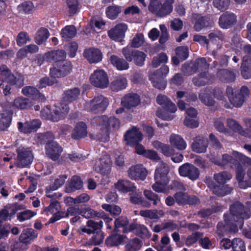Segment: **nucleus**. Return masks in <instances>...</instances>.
Returning a JSON list of instances; mask_svg holds the SVG:
<instances>
[{
  "mask_svg": "<svg viewBox=\"0 0 251 251\" xmlns=\"http://www.w3.org/2000/svg\"><path fill=\"white\" fill-rule=\"evenodd\" d=\"M251 199V194L250 195ZM247 207L241 203L237 201L230 207V213L224 215L225 225L219 223L217 225V233L219 235L234 233L238 231V228H241L245 220L249 219L251 216V201L246 202Z\"/></svg>",
  "mask_w": 251,
  "mask_h": 251,
  "instance_id": "obj_1",
  "label": "nucleus"
},
{
  "mask_svg": "<svg viewBox=\"0 0 251 251\" xmlns=\"http://www.w3.org/2000/svg\"><path fill=\"white\" fill-rule=\"evenodd\" d=\"M37 142L38 143H46V154L53 160H56L59 157L62 151L60 146L53 141L54 136L51 133L48 132L45 134H39L36 136Z\"/></svg>",
  "mask_w": 251,
  "mask_h": 251,
  "instance_id": "obj_2",
  "label": "nucleus"
},
{
  "mask_svg": "<svg viewBox=\"0 0 251 251\" xmlns=\"http://www.w3.org/2000/svg\"><path fill=\"white\" fill-rule=\"evenodd\" d=\"M169 172L168 166L163 162H160L154 173L155 183L152 186V189L157 192L167 193L168 188L166 185L168 183L167 174Z\"/></svg>",
  "mask_w": 251,
  "mask_h": 251,
  "instance_id": "obj_3",
  "label": "nucleus"
},
{
  "mask_svg": "<svg viewBox=\"0 0 251 251\" xmlns=\"http://www.w3.org/2000/svg\"><path fill=\"white\" fill-rule=\"evenodd\" d=\"M68 112V105L66 104L60 103L51 108L46 107L43 109L41 111V116L45 119L57 122L63 119Z\"/></svg>",
  "mask_w": 251,
  "mask_h": 251,
  "instance_id": "obj_4",
  "label": "nucleus"
},
{
  "mask_svg": "<svg viewBox=\"0 0 251 251\" xmlns=\"http://www.w3.org/2000/svg\"><path fill=\"white\" fill-rule=\"evenodd\" d=\"M226 92L230 102L237 107H241L245 99L248 97L249 94V89L246 86L242 87L238 93L232 88L228 87Z\"/></svg>",
  "mask_w": 251,
  "mask_h": 251,
  "instance_id": "obj_5",
  "label": "nucleus"
},
{
  "mask_svg": "<svg viewBox=\"0 0 251 251\" xmlns=\"http://www.w3.org/2000/svg\"><path fill=\"white\" fill-rule=\"evenodd\" d=\"M109 104L107 98L103 96L99 95L95 97L89 102L85 103L84 107L87 111H91L95 114L103 112Z\"/></svg>",
  "mask_w": 251,
  "mask_h": 251,
  "instance_id": "obj_6",
  "label": "nucleus"
},
{
  "mask_svg": "<svg viewBox=\"0 0 251 251\" xmlns=\"http://www.w3.org/2000/svg\"><path fill=\"white\" fill-rule=\"evenodd\" d=\"M236 158L233 156L232 153L231 155L227 154L223 155V159L221 162L216 161L215 163L219 166H224L229 163L232 167L234 166H237L236 168V179L237 181L242 180L245 175V171L243 166L239 164L240 162L242 163L238 159L236 160Z\"/></svg>",
  "mask_w": 251,
  "mask_h": 251,
  "instance_id": "obj_7",
  "label": "nucleus"
},
{
  "mask_svg": "<svg viewBox=\"0 0 251 251\" xmlns=\"http://www.w3.org/2000/svg\"><path fill=\"white\" fill-rule=\"evenodd\" d=\"M99 123L100 129L104 134H107L112 129H114L119 127L120 126V122L118 119L114 117H110L108 118L105 116L98 117L95 118L92 123L95 124V121Z\"/></svg>",
  "mask_w": 251,
  "mask_h": 251,
  "instance_id": "obj_8",
  "label": "nucleus"
},
{
  "mask_svg": "<svg viewBox=\"0 0 251 251\" xmlns=\"http://www.w3.org/2000/svg\"><path fill=\"white\" fill-rule=\"evenodd\" d=\"M72 70V65L69 61L56 63L54 67L50 69V75L52 78H59L64 76Z\"/></svg>",
  "mask_w": 251,
  "mask_h": 251,
  "instance_id": "obj_9",
  "label": "nucleus"
},
{
  "mask_svg": "<svg viewBox=\"0 0 251 251\" xmlns=\"http://www.w3.org/2000/svg\"><path fill=\"white\" fill-rule=\"evenodd\" d=\"M122 52L126 59L128 61L133 59L136 65L142 66L144 65L146 55L143 52L132 50L126 47L123 49Z\"/></svg>",
  "mask_w": 251,
  "mask_h": 251,
  "instance_id": "obj_10",
  "label": "nucleus"
},
{
  "mask_svg": "<svg viewBox=\"0 0 251 251\" xmlns=\"http://www.w3.org/2000/svg\"><path fill=\"white\" fill-rule=\"evenodd\" d=\"M90 80L92 84L95 87L105 88L109 84L107 74L102 70H97L91 75Z\"/></svg>",
  "mask_w": 251,
  "mask_h": 251,
  "instance_id": "obj_11",
  "label": "nucleus"
},
{
  "mask_svg": "<svg viewBox=\"0 0 251 251\" xmlns=\"http://www.w3.org/2000/svg\"><path fill=\"white\" fill-rule=\"evenodd\" d=\"M174 0H166V10L162 11L160 9V5L159 1L157 0H152L151 1L149 6V10L152 13H154L156 15L160 17L165 16L170 13L173 10L172 3Z\"/></svg>",
  "mask_w": 251,
  "mask_h": 251,
  "instance_id": "obj_12",
  "label": "nucleus"
},
{
  "mask_svg": "<svg viewBox=\"0 0 251 251\" xmlns=\"http://www.w3.org/2000/svg\"><path fill=\"white\" fill-rule=\"evenodd\" d=\"M18 156L16 161L17 166L25 167L30 165L33 160V155L29 149L20 147L18 149Z\"/></svg>",
  "mask_w": 251,
  "mask_h": 251,
  "instance_id": "obj_13",
  "label": "nucleus"
},
{
  "mask_svg": "<svg viewBox=\"0 0 251 251\" xmlns=\"http://www.w3.org/2000/svg\"><path fill=\"white\" fill-rule=\"evenodd\" d=\"M0 72L2 76L5 77V81L12 84H16L19 87H21L24 84V76L20 74L16 75H12L10 70L5 65L0 66Z\"/></svg>",
  "mask_w": 251,
  "mask_h": 251,
  "instance_id": "obj_14",
  "label": "nucleus"
},
{
  "mask_svg": "<svg viewBox=\"0 0 251 251\" xmlns=\"http://www.w3.org/2000/svg\"><path fill=\"white\" fill-rule=\"evenodd\" d=\"M43 214L49 216L52 215L50 218L49 222L53 223L59 220L62 217L63 214L60 211V205L57 201H52L48 207H46L43 211Z\"/></svg>",
  "mask_w": 251,
  "mask_h": 251,
  "instance_id": "obj_15",
  "label": "nucleus"
},
{
  "mask_svg": "<svg viewBox=\"0 0 251 251\" xmlns=\"http://www.w3.org/2000/svg\"><path fill=\"white\" fill-rule=\"evenodd\" d=\"M179 175L183 177H187L192 180L197 179L200 175L197 168L189 163H185L180 166L178 169Z\"/></svg>",
  "mask_w": 251,
  "mask_h": 251,
  "instance_id": "obj_16",
  "label": "nucleus"
},
{
  "mask_svg": "<svg viewBox=\"0 0 251 251\" xmlns=\"http://www.w3.org/2000/svg\"><path fill=\"white\" fill-rule=\"evenodd\" d=\"M95 170L103 175H108L111 170V160L108 154L102 152V156L96 161Z\"/></svg>",
  "mask_w": 251,
  "mask_h": 251,
  "instance_id": "obj_17",
  "label": "nucleus"
},
{
  "mask_svg": "<svg viewBox=\"0 0 251 251\" xmlns=\"http://www.w3.org/2000/svg\"><path fill=\"white\" fill-rule=\"evenodd\" d=\"M127 29V26L124 23L117 25L108 32L109 37L117 42H121L125 36V33Z\"/></svg>",
  "mask_w": 251,
  "mask_h": 251,
  "instance_id": "obj_18",
  "label": "nucleus"
},
{
  "mask_svg": "<svg viewBox=\"0 0 251 251\" xmlns=\"http://www.w3.org/2000/svg\"><path fill=\"white\" fill-rule=\"evenodd\" d=\"M143 139L141 132L136 127L129 129L125 135V139L126 144L132 146L140 142Z\"/></svg>",
  "mask_w": 251,
  "mask_h": 251,
  "instance_id": "obj_19",
  "label": "nucleus"
},
{
  "mask_svg": "<svg viewBox=\"0 0 251 251\" xmlns=\"http://www.w3.org/2000/svg\"><path fill=\"white\" fill-rule=\"evenodd\" d=\"M147 175V170L141 165L132 166L128 170V176L134 180H144Z\"/></svg>",
  "mask_w": 251,
  "mask_h": 251,
  "instance_id": "obj_20",
  "label": "nucleus"
},
{
  "mask_svg": "<svg viewBox=\"0 0 251 251\" xmlns=\"http://www.w3.org/2000/svg\"><path fill=\"white\" fill-rule=\"evenodd\" d=\"M84 57L90 63H96L102 59V53L100 50L94 48H90L84 50Z\"/></svg>",
  "mask_w": 251,
  "mask_h": 251,
  "instance_id": "obj_21",
  "label": "nucleus"
},
{
  "mask_svg": "<svg viewBox=\"0 0 251 251\" xmlns=\"http://www.w3.org/2000/svg\"><path fill=\"white\" fill-rule=\"evenodd\" d=\"M41 122L39 120H34L30 122H27L23 124L21 122L18 123V128L20 131L25 133H30L35 132L40 127Z\"/></svg>",
  "mask_w": 251,
  "mask_h": 251,
  "instance_id": "obj_22",
  "label": "nucleus"
},
{
  "mask_svg": "<svg viewBox=\"0 0 251 251\" xmlns=\"http://www.w3.org/2000/svg\"><path fill=\"white\" fill-rule=\"evenodd\" d=\"M140 103V99L139 96L135 94H128L121 100L122 106L128 109L138 106Z\"/></svg>",
  "mask_w": 251,
  "mask_h": 251,
  "instance_id": "obj_23",
  "label": "nucleus"
},
{
  "mask_svg": "<svg viewBox=\"0 0 251 251\" xmlns=\"http://www.w3.org/2000/svg\"><path fill=\"white\" fill-rule=\"evenodd\" d=\"M226 126L228 129L231 132V135H233V132H239L241 135L248 137H251V134L247 133L246 131L242 130V126L236 120L228 118L226 121Z\"/></svg>",
  "mask_w": 251,
  "mask_h": 251,
  "instance_id": "obj_24",
  "label": "nucleus"
},
{
  "mask_svg": "<svg viewBox=\"0 0 251 251\" xmlns=\"http://www.w3.org/2000/svg\"><path fill=\"white\" fill-rule=\"evenodd\" d=\"M236 20V16L234 14L226 12L221 16L219 20V24L221 27L227 29L233 25Z\"/></svg>",
  "mask_w": 251,
  "mask_h": 251,
  "instance_id": "obj_25",
  "label": "nucleus"
},
{
  "mask_svg": "<svg viewBox=\"0 0 251 251\" xmlns=\"http://www.w3.org/2000/svg\"><path fill=\"white\" fill-rule=\"evenodd\" d=\"M115 188L119 192L126 193L133 192L136 189L134 185L127 180L120 179L115 184Z\"/></svg>",
  "mask_w": 251,
  "mask_h": 251,
  "instance_id": "obj_26",
  "label": "nucleus"
},
{
  "mask_svg": "<svg viewBox=\"0 0 251 251\" xmlns=\"http://www.w3.org/2000/svg\"><path fill=\"white\" fill-rule=\"evenodd\" d=\"M156 101L158 104L161 105L168 112L174 113L176 111V105L164 95H158L157 97Z\"/></svg>",
  "mask_w": 251,
  "mask_h": 251,
  "instance_id": "obj_27",
  "label": "nucleus"
},
{
  "mask_svg": "<svg viewBox=\"0 0 251 251\" xmlns=\"http://www.w3.org/2000/svg\"><path fill=\"white\" fill-rule=\"evenodd\" d=\"M66 57V53L63 50H54L45 54L44 58L48 61H53L56 63L62 62Z\"/></svg>",
  "mask_w": 251,
  "mask_h": 251,
  "instance_id": "obj_28",
  "label": "nucleus"
},
{
  "mask_svg": "<svg viewBox=\"0 0 251 251\" xmlns=\"http://www.w3.org/2000/svg\"><path fill=\"white\" fill-rule=\"evenodd\" d=\"M193 18L196 21L194 28L198 31L201 30L204 27L208 26L211 24V22L209 18L207 17H202L199 14H194Z\"/></svg>",
  "mask_w": 251,
  "mask_h": 251,
  "instance_id": "obj_29",
  "label": "nucleus"
},
{
  "mask_svg": "<svg viewBox=\"0 0 251 251\" xmlns=\"http://www.w3.org/2000/svg\"><path fill=\"white\" fill-rule=\"evenodd\" d=\"M208 145L207 141L202 137H197L192 145V150L197 153L204 152L206 151Z\"/></svg>",
  "mask_w": 251,
  "mask_h": 251,
  "instance_id": "obj_30",
  "label": "nucleus"
},
{
  "mask_svg": "<svg viewBox=\"0 0 251 251\" xmlns=\"http://www.w3.org/2000/svg\"><path fill=\"white\" fill-rule=\"evenodd\" d=\"M171 145L178 150H184L187 147L184 140L179 135L172 134L169 139Z\"/></svg>",
  "mask_w": 251,
  "mask_h": 251,
  "instance_id": "obj_31",
  "label": "nucleus"
},
{
  "mask_svg": "<svg viewBox=\"0 0 251 251\" xmlns=\"http://www.w3.org/2000/svg\"><path fill=\"white\" fill-rule=\"evenodd\" d=\"M87 134V126L83 122L78 123L74 128L72 133V138L79 139L85 137Z\"/></svg>",
  "mask_w": 251,
  "mask_h": 251,
  "instance_id": "obj_32",
  "label": "nucleus"
},
{
  "mask_svg": "<svg viewBox=\"0 0 251 251\" xmlns=\"http://www.w3.org/2000/svg\"><path fill=\"white\" fill-rule=\"evenodd\" d=\"M241 74L245 79L251 77V58L249 56H246L243 58Z\"/></svg>",
  "mask_w": 251,
  "mask_h": 251,
  "instance_id": "obj_33",
  "label": "nucleus"
},
{
  "mask_svg": "<svg viewBox=\"0 0 251 251\" xmlns=\"http://www.w3.org/2000/svg\"><path fill=\"white\" fill-rule=\"evenodd\" d=\"M127 85L126 78L123 76H118L114 77L111 83V89L115 91H118L126 88Z\"/></svg>",
  "mask_w": 251,
  "mask_h": 251,
  "instance_id": "obj_34",
  "label": "nucleus"
},
{
  "mask_svg": "<svg viewBox=\"0 0 251 251\" xmlns=\"http://www.w3.org/2000/svg\"><path fill=\"white\" fill-rule=\"evenodd\" d=\"M110 61L113 66L119 70H127L129 67L128 64L124 59L116 55H111L110 57Z\"/></svg>",
  "mask_w": 251,
  "mask_h": 251,
  "instance_id": "obj_35",
  "label": "nucleus"
},
{
  "mask_svg": "<svg viewBox=\"0 0 251 251\" xmlns=\"http://www.w3.org/2000/svg\"><path fill=\"white\" fill-rule=\"evenodd\" d=\"M80 90L74 88L66 91L63 95V99L65 102H71L77 99L80 95Z\"/></svg>",
  "mask_w": 251,
  "mask_h": 251,
  "instance_id": "obj_36",
  "label": "nucleus"
},
{
  "mask_svg": "<svg viewBox=\"0 0 251 251\" xmlns=\"http://www.w3.org/2000/svg\"><path fill=\"white\" fill-rule=\"evenodd\" d=\"M82 187V182L80 178L77 176L72 177L71 182L66 185V191L68 193L80 189Z\"/></svg>",
  "mask_w": 251,
  "mask_h": 251,
  "instance_id": "obj_37",
  "label": "nucleus"
},
{
  "mask_svg": "<svg viewBox=\"0 0 251 251\" xmlns=\"http://www.w3.org/2000/svg\"><path fill=\"white\" fill-rule=\"evenodd\" d=\"M232 154L233 156L237 158V160L238 159V161H241L245 165L250 167L247 172V175L251 179V159L237 151H233Z\"/></svg>",
  "mask_w": 251,
  "mask_h": 251,
  "instance_id": "obj_38",
  "label": "nucleus"
},
{
  "mask_svg": "<svg viewBox=\"0 0 251 251\" xmlns=\"http://www.w3.org/2000/svg\"><path fill=\"white\" fill-rule=\"evenodd\" d=\"M126 237L120 234H114L109 236L105 241L107 246L112 247L118 246L125 241Z\"/></svg>",
  "mask_w": 251,
  "mask_h": 251,
  "instance_id": "obj_39",
  "label": "nucleus"
},
{
  "mask_svg": "<svg viewBox=\"0 0 251 251\" xmlns=\"http://www.w3.org/2000/svg\"><path fill=\"white\" fill-rule=\"evenodd\" d=\"M162 77L156 74L151 73L149 75L150 80L151 81L153 86L159 89L163 90L166 88V83L164 80L161 79Z\"/></svg>",
  "mask_w": 251,
  "mask_h": 251,
  "instance_id": "obj_40",
  "label": "nucleus"
},
{
  "mask_svg": "<svg viewBox=\"0 0 251 251\" xmlns=\"http://www.w3.org/2000/svg\"><path fill=\"white\" fill-rule=\"evenodd\" d=\"M76 33V30L74 25L66 26L61 30V35L64 40L74 38Z\"/></svg>",
  "mask_w": 251,
  "mask_h": 251,
  "instance_id": "obj_41",
  "label": "nucleus"
},
{
  "mask_svg": "<svg viewBox=\"0 0 251 251\" xmlns=\"http://www.w3.org/2000/svg\"><path fill=\"white\" fill-rule=\"evenodd\" d=\"M22 93L24 95L32 97L34 99L42 100L43 97L36 88L30 86L24 87L22 89Z\"/></svg>",
  "mask_w": 251,
  "mask_h": 251,
  "instance_id": "obj_42",
  "label": "nucleus"
},
{
  "mask_svg": "<svg viewBox=\"0 0 251 251\" xmlns=\"http://www.w3.org/2000/svg\"><path fill=\"white\" fill-rule=\"evenodd\" d=\"M37 234L32 228L24 229L20 236V239L24 243H28L35 238Z\"/></svg>",
  "mask_w": 251,
  "mask_h": 251,
  "instance_id": "obj_43",
  "label": "nucleus"
},
{
  "mask_svg": "<svg viewBox=\"0 0 251 251\" xmlns=\"http://www.w3.org/2000/svg\"><path fill=\"white\" fill-rule=\"evenodd\" d=\"M140 215L143 217L149 218L155 220L163 215V212L161 210H145L140 211Z\"/></svg>",
  "mask_w": 251,
  "mask_h": 251,
  "instance_id": "obj_44",
  "label": "nucleus"
},
{
  "mask_svg": "<svg viewBox=\"0 0 251 251\" xmlns=\"http://www.w3.org/2000/svg\"><path fill=\"white\" fill-rule=\"evenodd\" d=\"M13 106L20 109H24L30 107L31 104L29 99L23 97H19L15 99L13 102Z\"/></svg>",
  "mask_w": 251,
  "mask_h": 251,
  "instance_id": "obj_45",
  "label": "nucleus"
},
{
  "mask_svg": "<svg viewBox=\"0 0 251 251\" xmlns=\"http://www.w3.org/2000/svg\"><path fill=\"white\" fill-rule=\"evenodd\" d=\"M50 36L49 30L46 28H40L37 32L35 37V41L38 44L44 43Z\"/></svg>",
  "mask_w": 251,
  "mask_h": 251,
  "instance_id": "obj_46",
  "label": "nucleus"
},
{
  "mask_svg": "<svg viewBox=\"0 0 251 251\" xmlns=\"http://www.w3.org/2000/svg\"><path fill=\"white\" fill-rule=\"evenodd\" d=\"M129 230L141 236H147L149 235L148 229L145 226L142 225L132 224L130 225Z\"/></svg>",
  "mask_w": 251,
  "mask_h": 251,
  "instance_id": "obj_47",
  "label": "nucleus"
},
{
  "mask_svg": "<svg viewBox=\"0 0 251 251\" xmlns=\"http://www.w3.org/2000/svg\"><path fill=\"white\" fill-rule=\"evenodd\" d=\"M218 77L223 81L230 82L234 79L235 75L231 71L226 70H221L217 74Z\"/></svg>",
  "mask_w": 251,
  "mask_h": 251,
  "instance_id": "obj_48",
  "label": "nucleus"
},
{
  "mask_svg": "<svg viewBox=\"0 0 251 251\" xmlns=\"http://www.w3.org/2000/svg\"><path fill=\"white\" fill-rule=\"evenodd\" d=\"M142 247V243L137 238L130 240L126 245V251H138Z\"/></svg>",
  "mask_w": 251,
  "mask_h": 251,
  "instance_id": "obj_49",
  "label": "nucleus"
},
{
  "mask_svg": "<svg viewBox=\"0 0 251 251\" xmlns=\"http://www.w3.org/2000/svg\"><path fill=\"white\" fill-rule=\"evenodd\" d=\"M215 129L220 132L227 136L231 135L230 131L224 126V121L221 118L216 119L214 123Z\"/></svg>",
  "mask_w": 251,
  "mask_h": 251,
  "instance_id": "obj_50",
  "label": "nucleus"
},
{
  "mask_svg": "<svg viewBox=\"0 0 251 251\" xmlns=\"http://www.w3.org/2000/svg\"><path fill=\"white\" fill-rule=\"evenodd\" d=\"M232 189L227 185L215 186L213 189V192L217 195L224 196L231 193Z\"/></svg>",
  "mask_w": 251,
  "mask_h": 251,
  "instance_id": "obj_51",
  "label": "nucleus"
},
{
  "mask_svg": "<svg viewBox=\"0 0 251 251\" xmlns=\"http://www.w3.org/2000/svg\"><path fill=\"white\" fill-rule=\"evenodd\" d=\"M210 81L209 75H207L205 72L201 74L198 78H195L193 79V82L195 85L197 86L204 85Z\"/></svg>",
  "mask_w": 251,
  "mask_h": 251,
  "instance_id": "obj_52",
  "label": "nucleus"
},
{
  "mask_svg": "<svg viewBox=\"0 0 251 251\" xmlns=\"http://www.w3.org/2000/svg\"><path fill=\"white\" fill-rule=\"evenodd\" d=\"M213 5L219 10L224 11L227 9L230 3V0H213Z\"/></svg>",
  "mask_w": 251,
  "mask_h": 251,
  "instance_id": "obj_53",
  "label": "nucleus"
},
{
  "mask_svg": "<svg viewBox=\"0 0 251 251\" xmlns=\"http://www.w3.org/2000/svg\"><path fill=\"white\" fill-rule=\"evenodd\" d=\"M36 215V212L26 210L23 212H20L17 214V219L20 222H23L27 220L34 217Z\"/></svg>",
  "mask_w": 251,
  "mask_h": 251,
  "instance_id": "obj_54",
  "label": "nucleus"
},
{
  "mask_svg": "<svg viewBox=\"0 0 251 251\" xmlns=\"http://www.w3.org/2000/svg\"><path fill=\"white\" fill-rule=\"evenodd\" d=\"M34 6L30 2H24L18 6L19 11L22 13L29 14L33 10Z\"/></svg>",
  "mask_w": 251,
  "mask_h": 251,
  "instance_id": "obj_55",
  "label": "nucleus"
},
{
  "mask_svg": "<svg viewBox=\"0 0 251 251\" xmlns=\"http://www.w3.org/2000/svg\"><path fill=\"white\" fill-rule=\"evenodd\" d=\"M231 177V175L226 172L218 173L214 176L215 180L219 184L226 183L227 180L230 179Z\"/></svg>",
  "mask_w": 251,
  "mask_h": 251,
  "instance_id": "obj_56",
  "label": "nucleus"
},
{
  "mask_svg": "<svg viewBox=\"0 0 251 251\" xmlns=\"http://www.w3.org/2000/svg\"><path fill=\"white\" fill-rule=\"evenodd\" d=\"M130 201L134 204H141L143 206L149 207L150 204L148 202L144 201L142 197L138 194L132 193L130 196Z\"/></svg>",
  "mask_w": 251,
  "mask_h": 251,
  "instance_id": "obj_57",
  "label": "nucleus"
},
{
  "mask_svg": "<svg viewBox=\"0 0 251 251\" xmlns=\"http://www.w3.org/2000/svg\"><path fill=\"white\" fill-rule=\"evenodd\" d=\"M101 206L103 209L110 212L112 215H118L122 211L121 208L117 205H111L108 204H103Z\"/></svg>",
  "mask_w": 251,
  "mask_h": 251,
  "instance_id": "obj_58",
  "label": "nucleus"
},
{
  "mask_svg": "<svg viewBox=\"0 0 251 251\" xmlns=\"http://www.w3.org/2000/svg\"><path fill=\"white\" fill-rule=\"evenodd\" d=\"M121 12L120 7L118 6H109L106 11L107 17L112 20L117 18L118 15Z\"/></svg>",
  "mask_w": 251,
  "mask_h": 251,
  "instance_id": "obj_59",
  "label": "nucleus"
},
{
  "mask_svg": "<svg viewBox=\"0 0 251 251\" xmlns=\"http://www.w3.org/2000/svg\"><path fill=\"white\" fill-rule=\"evenodd\" d=\"M199 98L202 102L207 106H212L214 103V100L209 97V94L206 91L201 92Z\"/></svg>",
  "mask_w": 251,
  "mask_h": 251,
  "instance_id": "obj_60",
  "label": "nucleus"
},
{
  "mask_svg": "<svg viewBox=\"0 0 251 251\" xmlns=\"http://www.w3.org/2000/svg\"><path fill=\"white\" fill-rule=\"evenodd\" d=\"M176 52L180 61H183L188 56V48L187 47H179L176 49Z\"/></svg>",
  "mask_w": 251,
  "mask_h": 251,
  "instance_id": "obj_61",
  "label": "nucleus"
},
{
  "mask_svg": "<svg viewBox=\"0 0 251 251\" xmlns=\"http://www.w3.org/2000/svg\"><path fill=\"white\" fill-rule=\"evenodd\" d=\"M233 251H245L244 242L240 238H234L232 241Z\"/></svg>",
  "mask_w": 251,
  "mask_h": 251,
  "instance_id": "obj_62",
  "label": "nucleus"
},
{
  "mask_svg": "<svg viewBox=\"0 0 251 251\" xmlns=\"http://www.w3.org/2000/svg\"><path fill=\"white\" fill-rule=\"evenodd\" d=\"M144 43V36L142 33H138L133 38L131 46L133 48H139L142 46Z\"/></svg>",
  "mask_w": 251,
  "mask_h": 251,
  "instance_id": "obj_63",
  "label": "nucleus"
},
{
  "mask_svg": "<svg viewBox=\"0 0 251 251\" xmlns=\"http://www.w3.org/2000/svg\"><path fill=\"white\" fill-rule=\"evenodd\" d=\"M103 232L101 230H98L94 233L91 242L95 245H100L103 242Z\"/></svg>",
  "mask_w": 251,
  "mask_h": 251,
  "instance_id": "obj_64",
  "label": "nucleus"
}]
</instances>
